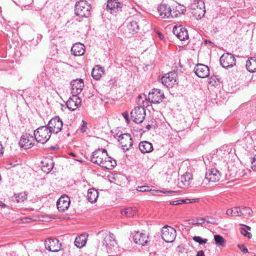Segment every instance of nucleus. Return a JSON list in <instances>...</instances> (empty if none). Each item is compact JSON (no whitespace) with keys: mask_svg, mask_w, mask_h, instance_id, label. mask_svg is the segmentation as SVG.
<instances>
[{"mask_svg":"<svg viewBox=\"0 0 256 256\" xmlns=\"http://www.w3.org/2000/svg\"><path fill=\"white\" fill-rule=\"evenodd\" d=\"M104 157L107 158V152L105 149L99 148L92 152L90 158V160L92 162L99 165L100 166L108 170H112L114 163L112 162L106 161L104 163L102 162V158Z\"/></svg>","mask_w":256,"mask_h":256,"instance_id":"f257e3e1","label":"nucleus"},{"mask_svg":"<svg viewBox=\"0 0 256 256\" xmlns=\"http://www.w3.org/2000/svg\"><path fill=\"white\" fill-rule=\"evenodd\" d=\"M92 6L86 0H80L75 4V14L80 18H88L91 14Z\"/></svg>","mask_w":256,"mask_h":256,"instance_id":"f03ea898","label":"nucleus"},{"mask_svg":"<svg viewBox=\"0 0 256 256\" xmlns=\"http://www.w3.org/2000/svg\"><path fill=\"white\" fill-rule=\"evenodd\" d=\"M51 134L47 126H42L35 130L34 134L37 142L44 144L50 139Z\"/></svg>","mask_w":256,"mask_h":256,"instance_id":"7ed1b4c3","label":"nucleus"},{"mask_svg":"<svg viewBox=\"0 0 256 256\" xmlns=\"http://www.w3.org/2000/svg\"><path fill=\"white\" fill-rule=\"evenodd\" d=\"M191 8L193 16L197 20L201 19L205 14V4L202 0L194 1L191 5Z\"/></svg>","mask_w":256,"mask_h":256,"instance_id":"20e7f679","label":"nucleus"},{"mask_svg":"<svg viewBox=\"0 0 256 256\" xmlns=\"http://www.w3.org/2000/svg\"><path fill=\"white\" fill-rule=\"evenodd\" d=\"M176 230L172 227L165 226L162 230V238L166 242H172L176 239Z\"/></svg>","mask_w":256,"mask_h":256,"instance_id":"39448f33","label":"nucleus"},{"mask_svg":"<svg viewBox=\"0 0 256 256\" xmlns=\"http://www.w3.org/2000/svg\"><path fill=\"white\" fill-rule=\"evenodd\" d=\"M131 117L136 124L142 123L146 116V110L144 107L139 106L135 108L131 112Z\"/></svg>","mask_w":256,"mask_h":256,"instance_id":"423d86ee","label":"nucleus"},{"mask_svg":"<svg viewBox=\"0 0 256 256\" xmlns=\"http://www.w3.org/2000/svg\"><path fill=\"white\" fill-rule=\"evenodd\" d=\"M220 65L225 68L233 67L236 63V59L231 54H224L220 59Z\"/></svg>","mask_w":256,"mask_h":256,"instance_id":"0eeeda50","label":"nucleus"},{"mask_svg":"<svg viewBox=\"0 0 256 256\" xmlns=\"http://www.w3.org/2000/svg\"><path fill=\"white\" fill-rule=\"evenodd\" d=\"M118 141L124 150L127 151L133 146V141L130 134L126 133L118 136Z\"/></svg>","mask_w":256,"mask_h":256,"instance_id":"6e6552de","label":"nucleus"},{"mask_svg":"<svg viewBox=\"0 0 256 256\" xmlns=\"http://www.w3.org/2000/svg\"><path fill=\"white\" fill-rule=\"evenodd\" d=\"M62 122L58 116H55L48 122V127L52 132L58 133L62 128Z\"/></svg>","mask_w":256,"mask_h":256,"instance_id":"1a4fd4ad","label":"nucleus"},{"mask_svg":"<svg viewBox=\"0 0 256 256\" xmlns=\"http://www.w3.org/2000/svg\"><path fill=\"white\" fill-rule=\"evenodd\" d=\"M164 96L163 92L159 89L154 88L149 92L148 100L152 103L159 104L162 101Z\"/></svg>","mask_w":256,"mask_h":256,"instance_id":"9d476101","label":"nucleus"},{"mask_svg":"<svg viewBox=\"0 0 256 256\" xmlns=\"http://www.w3.org/2000/svg\"><path fill=\"white\" fill-rule=\"evenodd\" d=\"M45 248L50 252H57L60 250L62 246L60 241L56 238H50L44 242Z\"/></svg>","mask_w":256,"mask_h":256,"instance_id":"9b49d317","label":"nucleus"},{"mask_svg":"<svg viewBox=\"0 0 256 256\" xmlns=\"http://www.w3.org/2000/svg\"><path fill=\"white\" fill-rule=\"evenodd\" d=\"M70 198L66 195L61 196L56 202L58 209L60 212H64L70 206Z\"/></svg>","mask_w":256,"mask_h":256,"instance_id":"f8f14e48","label":"nucleus"},{"mask_svg":"<svg viewBox=\"0 0 256 256\" xmlns=\"http://www.w3.org/2000/svg\"><path fill=\"white\" fill-rule=\"evenodd\" d=\"M194 70L196 74L201 78H205L210 74L208 67L203 64H197Z\"/></svg>","mask_w":256,"mask_h":256,"instance_id":"ddd939ff","label":"nucleus"},{"mask_svg":"<svg viewBox=\"0 0 256 256\" xmlns=\"http://www.w3.org/2000/svg\"><path fill=\"white\" fill-rule=\"evenodd\" d=\"M175 76L176 74L172 72L166 74L161 78L162 84L167 88L172 87L176 82Z\"/></svg>","mask_w":256,"mask_h":256,"instance_id":"4468645a","label":"nucleus"},{"mask_svg":"<svg viewBox=\"0 0 256 256\" xmlns=\"http://www.w3.org/2000/svg\"><path fill=\"white\" fill-rule=\"evenodd\" d=\"M72 93L74 95L77 96L80 94L84 86V82L82 79H76L71 82Z\"/></svg>","mask_w":256,"mask_h":256,"instance_id":"2eb2a0df","label":"nucleus"},{"mask_svg":"<svg viewBox=\"0 0 256 256\" xmlns=\"http://www.w3.org/2000/svg\"><path fill=\"white\" fill-rule=\"evenodd\" d=\"M173 32L180 40H184L188 38L187 30L182 26H174L173 28Z\"/></svg>","mask_w":256,"mask_h":256,"instance_id":"dca6fc26","label":"nucleus"},{"mask_svg":"<svg viewBox=\"0 0 256 256\" xmlns=\"http://www.w3.org/2000/svg\"><path fill=\"white\" fill-rule=\"evenodd\" d=\"M81 102L82 100L79 97L73 94L72 97L68 98L66 104L69 110H74L80 106Z\"/></svg>","mask_w":256,"mask_h":256,"instance_id":"f3484780","label":"nucleus"},{"mask_svg":"<svg viewBox=\"0 0 256 256\" xmlns=\"http://www.w3.org/2000/svg\"><path fill=\"white\" fill-rule=\"evenodd\" d=\"M220 174L217 170L212 168L206 172L205 178L208 182H216L220 180Z\"/></svg>","mask_w":256,"mask_h":256,"instance_id":"a211bd4d","label":"nucleus"},{"mask_svg":"<svg viewBox=\"0 0 256 256\" xmlns=\"http://www.w3.org/2000/svg\"><path fill=\"white\" fill-rule=\"evenodd\" d=\"M41 164L42 170L48 174L52 171L54 166V162L51 158L47 157L42 160Z\"/></svg>","mask_w":256,"mask_h":256,"instance_id":"6ab92c4d","label":"nucleus"},{"mask_svg":"<svg viewBox=\"0 0 256 256\" xmlns=\"http://www.w3.org/2000/svg\"><path fill=\"white\" fill-rule=\"evenodd\" d=\"M148 236L146 234L137 232L133 236L136 244L141 246H145L148 242Z\"/></svg>","mask_w":256,"mask_h":256,"instance_id":"aec40b11","label":"nucleus"},{"mask_svg":"<svg viewBox=\"0 0 256 256\" xmlns=\"http://www.w3.org/2000/svg\"><path fill=\"white\" fill-rule=\"evenodd\" d=\"M121 4L118 0H108L106 8L112 14H115L121 8Z\"/></svg>","mask_w":256,"mask_h":256,"instance_id":"412c9836","label":"nucleus"},{"mask_svg":"<svg viewBox=\"0 0 256 256\" xmlns=\"http://www.w3.org/2000/svg\"><path fill=\"white\" fill-rule=\"evenodd\" d=\"M31 139L33 140L34 138L32 136H30V134L22 135L20 138L19 142L20 147L24 148L25 149H28L32 148L34 144L31 142Z\"/></svg>","mask_w":256,"mask_h":256,"instance_id":"4be33fe9","label":"nucleus"},{"mask_svg":"<svg viewBox=\"0 0 256 256\" xmlns=\"http://www.w3.org/2000/svg\"><path fill=\"white\" fill-rule=\"evenodd\" d=\"M158 12L162 18H169L172 12V8L170 6L162 4L158 8Z\"/></svg>","mask_w":256,"mask_h":256,"instance_id":"5701e85b","label":"nucleus"},{"mask_svg":"<svg viewBox=\"0 0 256 256\" xmlns=\"http://www.w3.org/2000/svg\"><path fill=\"white\" fill-rule=\"evenodd\" d=\"M72 54L75 56H80L84 54L85 52L84 46L80 42L76 43L71 48Z\"/></svg>","mask_w":256,"mask_h":256,"instance_id":"b1692460","label":"nucleus"},{"mask_svg":"<svg viewBox=\"0 0 256 256\" xmlns=\"http://www.w3.org/2000/svg\"><path fill=\"white\" fill-rule=\"evenodd\" d=\"M103 244L108 248L116 245V242L114 238V235L112 234H106L104 237Z\"/></svg>","mask_w":256,"mask_h":256,"instance_id":"393cba45","label":"nucleus"},{"mask_svg":"<svg viewBox=\"0 0 256 256\" xmlns=\"http://www.w3.org/2000/svg\"><path fill=\"white\" fill-rule=\"evenodd\" d=\"M138 146L140 151L143 154L150 152L153 150L152 144L147 141L140 142Z\"/></svg>","mask_w":256,"mask_h":256,"instance_id":"a878e982","label":"nucleus"},{"mask_svg":"<svg viewBox=\"0 0 256 256\" xmlns=\"http://www.w3.org/2000/svg\"><path fill=\"white\" fill-rule=\"evenodd\" d=\"M128 32L132 34L137 33L139 30V26L136 20H130L127 24Z\"/></svg>","mask_w":256,"mask_h":256,"instance_id":"bb28decb","label":"nucleus"},{"mask_svg":"<svg viewBox=\"0 0 256 256\" xmlns=\"http://www.w3.org/2000/svg\"><path fill=\"white\" fill-rule=\"evenodd\" d=\"M104 74V68L99 65L96 66L92 72V76L96 80H100Z\"/></svg>","mask_w":256,"mask_h":256,"instance_id":"cd10ccee","label":"nucleus"},{"mask_svg":"<svg viewBox=\"0 0 256 256\" xmlns=\"http://www.w3.org/2000/svg\"><path fill=\"white\" fill-rule=\"evenodd\" d=\"M88 235L86 234H82L77 236L74 240L75 246L78 248H82L84 246L86 242Z\"/></svg>","mask_w":256,"mask_h":256,"instance_id":"c85d7f7f","label":"nucleus"},{"mask_svg":"<svg viewBox=\"0 0 256 256\" xmlns=\"http://www.w3.org/2000/svg\"><path fill=\"white\" fill-rule=\"evenodd\" d=\"M246 68L250 72H256V58L252 57L249 58L246 63Z\"/></svg>","mask_w":256,"mask_h":256,"instance_id":"c756f323","label":"nucleus"},{"mask_svg":"<svg viewBox=\"0 0 256 256\" xmlns=\"http://www.w3.org/2000/svg\"><path fill=\"white\" fill-rule=\"evenodd\" d=\"M98 196V190L93 188L88 190L87 198L88 201L92 203L96 202Z\"/></svg>","mask_w":256,"mask_h":256,"instance_id":"7c9ffc66","label":"nucleus"},{"mask_svg":"<svg viewBox=\"0 0 256 256\" xmlns=\"http://www.w3.org/2000/svg\"><path fill=\"white\" fill-rule=\"evenodd\" d=\"M138 212L136 207H128L121 210L120 214L126 216H132L136 215Z\"/></svg>","mask_w":256,"mask_h":256,"instance_id":"2f4dec72","label":"nucleus"},{"mask_svg":"<svg viewBox=\"0 0 256 256\" xmlns=\"http://www.w3.org/2000/svg\"><path fill=\"white\" fill-rule=\"evenodd\" d=\"M192 180V175L190 173L186 172L180 178V181L185 186L190 184Z\"/></svg>","mask_w":256,"mask_h":256,"instance_id":"473e14b6","label":"nucleus"},{"mask_svg":"<svg viewBox=\"0 0 256 256\" xmlns=\"http://www.w3.org/2000/svg\"><path fill=\"white\" fill-rule=\"evenodd\" d=\"M238 216H244V217L248 216L252 212V210L250 208L248 207H238Z\"/></svg>","mask_w":256,"mask_h":256,"instance_id":"72a5a7b5","label":"nucleus"},{"mask_svg":"<svg viewBox=\"0 0 256 256\" xmlns=\"http://www.w3.org/2000/svg\"><path fill=\"white\" fill-rule=\"evenodd\" d=\"M214 240L216 244L220 246H224L226 245V241L223 237L220 235H214Z\"/></svg>","mask_w":256,"mask_h":256,"instance_id":"f704fd0d","label":"nucleus"},{"mask_svg":"<svg viewBox=\"0 0 256 256\" xmlns=\"http://www.w3.org/2000/svg\"><path fill=\"white\" fill-rule=\"evenodd\" d=\"M27 198V194L26 192H20L15 196V200L17 202H23Z\"/></svg>","mask_w":256,"mask_h":256,"instance_id":"c9c22d12","label":"nucleus"},{"mask_svg":"<svg viewBox=\"0 0 256 256\" xmlns=\"http://www.w3.org/2000/svg\"><path fill=\"white\" fill-rule=\"evenodd\" d=\"M238 207L228 209L226 212V214L228 216H238Z\"/></svg>","mask_w":256,"mask_h":256,"instance_id":"e433bc0d","label":"nucleus"},{"mask_svg":"<svg viewBox=\"0 0 256 256\" xmlns=\"http://www.w3.org/2000/svg\"><path fill=\"white\" fill-rule=\"evenodd\" d=\"M192 240L198 243L199 244H206L207 242H208V240L206 239V238H201L200 236H194L192 238Z\"/></svg>","mask_w":256,"mask_h":256,"instance_id":"4c0bfd02","label":"nucleus"},{"mask_svg":"<svg viewBox=\"0 0 256 256\" xmlns=\"http://www.w3.org/2000/svg\"><path fill=\"white\" fill-rule=\"evenodd\" d=\"M136 190L138 192H149L151 194H152L154 190H150V187L148 186H138L136 188Z\"/></svg>","mask_w":256,"mask_h":256,"instance_id":"58836bf2","label":"nucleus"},{"mask_svg":"<svg viewBox=\"0 0 256 256\" xmlns=\"http://www.w3.org/2000/svg\"><path fill=\"white\" fill-rule=\"evenodd\" d=\"M248 171V169H245L244 168H240L236 172V174L238 176H244L246 175Z\"/></svg>","mask_w":256,"mask_h":256,"instance_id":"ea45409f","label":"nucleus"},{"mask_svg":"<svg viewBox=\"0 0 256 256\" xmlns=\"http://www.w3.org/2000/svg\"><path fill=\"white\" fill-rule=\"evenodd\" d=\"M240 232L242 234L246 237L248 238H250L252 236V234L248 232L247 230L244 228H240Z\"/></svg>","mask_w":256,"mask_h":256,"instance_id":"a19ab883","label":"nucleus"},{"mask_svg":"<svg viewBox=\"0 0 256 256\" xmlns=\"http://www.w3.org/2000/svg\"><path fill=\"white\" fill-rule=\"evenodd\" d=\"M106 161L109 162H114V165L112 166V169L116 166V160L111 157L109 156L108 154L107 158L104 157V158H102V162L104 163Z\"/></svg>","mask_w":256,"mask_h":256,"instance_id":"79ce46f5","label":"nucleus"},{"mask_svg":"<svg viewBox=\"0 0 256 256\" xmlns=\"http://www.w3.org/2000/svg\"><path fill=\"white\" fill-rule=\"evenodd\" d=\"M180 11H178V10L177 8V6L175 8L172 10V12H170V17H171V18L178 17L179 15H180Z\"/></svg>","mask_w":256,"mask_h":256,"instance_id":"37998d69","label":"nucleus"},{"mask_svg":"<svg viewBox=\"0 0 256 256\" xmlns=\"http://www.w3.org/2000/svg\"><path fill=\"white\" fill-rule=\"evenodd\" d=\"M206 218H198L196 219V224H202L206 222Z\"/></svg>","mask_w":256,"mask_h":256,"instance_id":"c03bdc74","label":"nucleus"},{"mask_svg":"<svg viewBox=\"0 0 256 256\" xmlns=\"http://www.w3.org/2000/svg\"><path fill=\"white\" fill-rule=\"evenodd\" d=\"M252 163V169L256 171V154L252 158V160L251 162Z\"/></svg>","mask_w":256,"mask_h":256,"instance_id":"a18cd8bd","label":"nucleus"},{"mask_svg":"<svg viewBox=\"0 0 256 256\" xmlns=\"http://www.w3.org/2000/svg\"><path fill=\"white\" fill-rule=\"evenodd\" d=\"M206 218V222L211 224H214L216 223L217 220L216 218L208 217V216H207Z\"/></svg>","mask_w":256,"mask_h":256,"instance_id":"49530a36","label":"nucleus"},{"mask_svg":"<svg viewBox=\"0 0 256 256\" xmlns=\"http://www.w3.org/2000/svg\"><path fill=\"white\" fill-rule=\"evenodd\" d=\"M238 247L243 253L246 254L248 252V248L244 244H238Z\"/></svg>","mask_w":256,"mask_h":256,"instance_id":"de8ad7c7","label":"nucleus"},{"mask_svg":"<svg viewBox=\"0 0 256 256\" xmlns=\"http://www.w3.org/2000/svg\"><path fill=\"white\" fill-rule=\"evenodd\" d=\"M182 200V204H190L191 202H196L198 199H184Z\"/></svg>","mask_w":256,"mask_h":256,"instance_id":"09e8293b","label":"nucleus"},{"mask_svg":"<svg viewBox=\"0 0 256 256\" xmlns=\"http://www.w3.org/2000/svg\"><path fill=\"white\" fill-rule=\"evenodd\" d=\"M182 204V200H178L174 201H172L170 202V204L172 205H178Z\"/></svg>","mask_w":256,"mask_h":256,"instance_id":"8fccbe9b","label":"nucleus"},{"mask_svg":"<svg viewBox=\"0 0 256 256\" xmlns=\"http://www.w3.org/2000/svg\"><path fill=\"white\" fill-rule=\"evenodd\" d=\"M206 156L207 160H208V162H206V160H204V162L206 166H208L212 162V158L211 156Z\"/></svg>","mask_w":256,"mask_h":256,"instance_id":"3c124183","label":"nucleus"},{"mask_svg":"<svg viewBox=\"0 0 256 256\" xmlns=\"http://www.w3.org/2000/svg\"><path fill=\"white\" fill-rule=\"evenodd\" d=\"M82 125L81 128V131L82 132H84L86 131V126H87V122L84 120L82 121Z\"/></svg>","mask_w":256,"mask_h":256,"instance_id":"603ef678","label":"nucleus"},{"mask_svg":"<svg viewBox=\"0 0 256 256\" xmlns=\"http://www.w3.org/2000/svg\"><path fill=\"white\" fill-rule=\"evenodd\" d=\"M178 11L180 12V14H184L186 11V9L183 6H178L177 7Z\"/></svg>","mask_w":256,"mask_h":256,"instance_id":"864d4df0","label":"nucleus"},{"mask_svg":"<svg viewBox=\"0 0 256 256\" xmlns=\"http://www.w3.org/2000/svg\"><path fill=\"white\" fill-rule=\"evenodd\" d=\"M122 116H123L124 118V119L126 120V121L127 122H129L128 114L126 112H125L122 113Z\"/></svg>","mask_w":256,"mask_h":256,"instance_id":"5fc2aeb1","label":"nucleus"},{"mask_svg":"<svg viewBox=\"0 0 256 256\" xmlns=\"http://www.w3.org/2000/svg\"><path fill=\"white\" fill-rule=\"evenodd\" d=\"M196 256H204V252L202 250L198 252Z\"/></svg>","mask_w":256,"mask_h":256,"instance_id":"6e6d98bb","label":"nucleus"},{"mask_svg":"<svg viewBox=\"0 0 256 256\" xmlns=\"http://www.w3.org/2000/svg\"><path fill=\"white\" fill-rule=\"evenodd\" d=\"M3 147L1 143L0 142V156L3 154Z\"/></svg>","mask_w":256,"mask_h":256,"instance_id":"4d7b16f0","label":"nucleus"},{"mask_svg":"<svg viewBox=\"0 0 256 256\" xmlns=\"http://www.w3.org/2000/svg\"><path fill=\"white\" fill-rule=\"evenodd\" d=\"M204 44H210L211 46H212L213 44V43L209 40H205Z\"/></svg>","mask_w":256,"mask_h":256,"instance_id":"13d9d810","label":"nucleus"},{"mask_svg":"<svg viewBox=\"0 0 256 256\" xmlns=\"http://www.w3.org/2000/svg\"><path fill=\"white\" fill-rule=\"evenodd\" d=\"M160 192H162L164 193V194H166V193L172 194V193L174 192V191H172V190H170V191H166V192L162 190V191H160Z\"/></svg>","mask_w":256,"mask_h":256,"instance_id":"bf43d9fd","label":"nucleus"},{"mask_svg":"<svg viewBox=\"0 0 256 256\" xmlns=\"http://www.w3.org/2000/svg\"><path fill=\"white\" fill-rule=\"evenodd\" d=\"M6 204L4 203H0V206H1L2 208H4L6 207Z\"/></svg>","mask_w":256,"mask_h":256,"instance_id":"052dcab7","label":"nucleus"},{"mask_svg":"<svg viewBox=\"0 0 256 256\" xmlns=\"http://www.w3.org/2000/svg\"><path fill=\"white\" fill-rule=\"evenodd\" d=\"M192 221H193L192 222H190L189 224H192V225L198 224H196V220H194Z\"/></svg>","mask_w":256,"mask_h":256,"instance_id":"680f3d73","label":"nucleus"},{"mask_svg":"<svg viewBox=\"0 0 256 256\" xmlns=\"http://www.w3.org/2000/svg\"><path fill=\"white\" fill-rule=\"evenodd\" d=\"M158 36H159V38H160V39H163L164 38V36H162V34H158Z\"/></svg>","mask_w":256,"mask_h":256,"instance_id":"e2e57ef3","label":"nucleus"},{"mask_svg":"<svg viewBox=\"0 0 256 256\" xmlns=\"http://www.w3.org/2000/svg\"><path fill=\"white\" fill-rule=\"evenodd\" d=\"M146 129H148V130H150V129L151 128V126H150V124H148V125L146 126Z\"/></svg>","mask_w":256,"mask_h":256,"instance_id":"0e129e2a","label":"nucleus"},{"mask_svg":"<svg viewBox=\"0 0 256 256\" xmlns=\"http://www.w3.org/2000/svg\"><path fill=\"white\" fill-rule=\"evenodd\" d=\"M245 226L247 230H250V228L248 226Z\"/></svg>","mask_w":256,"mask_h":256,"instance_id":"69168bd1","label":"nucleus"},{"mask_svg":"<svg viewBox=\"0 0 256 256\" xmlns=\"http://www.w3.org/2000/svg\"><path fill=\"white\" fill-rule=\"evenodd\" d=\"M70 155H71L72 156H75V154L72 152H70Z\"/></svg>","mask_w":256,"mask_h":256,"instance_id":"338daca9","label":"nucleus"},{"mask_svg":"<svg viewBox=\"0 0 256 256\" xmlns=\"http://www.w3.org/2000/svg\"><path fill=\"white\" fill-rule=\"evenodd\" d=\"M204 160H207V156H206L204 158ZM206 162H208V160H206Z\"/></svg>","mask_w":256,"mask_h":256,"instance_id":"774afa93","label":"nucleus"}]
</instances>
